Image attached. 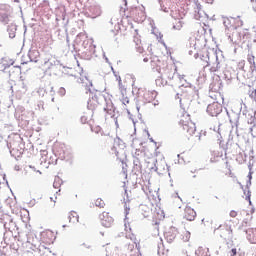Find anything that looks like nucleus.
I'll list each match as a JSON object with an SVG mask.
<instances>
[{"instance_id":"nucleus-1","label":"nucleus","mask_w":256,"mask_h":256,"mask_svg":"<svg viewBox=\"0 0 256 256\" xmlns=\"http://www.w3.org/2000/svg\"><path fill=\"white\" fill-rule=\"evenodd\" d=\"M191 101V91H182V93L180 94V105L182 109L176 112V119L178 121V125L182 127L186 137H192V135H195V132L197 131L195 123L191 121V115H189V113L185 111V108L191 104Z\"/></svg>"},{"instance_id":"nucleus-2","label":"nucleus","mask_w":256,"mask_h":256,"mask_svg":"<svg viewBox=\"0 0 256 256\" xmlns=\"http://www.w3.org/2000/svg\"><path fill=\"white\" fill-rule=\"evenodd\" d=\"M214 234L222 239H227V237L233 236V228L231 225L224 223L214 230Z\"/></svg>"},{"instance_id":"nucleus-3","label":"nucleus","mask_w":256,"mask_h":256,"mask_svg":"<svg viewBox=\"0 0 256 256\" xmlns=\"http://www.w3.org/2000/svg\"><path fill=\"white\" fill-rule=\"evenodd\" d=\"M55 239H57V236L55 235V232L51 230H44L41 233V241L45 245H52V243L55 242Z\"/></svg>"},{"instance_id":"nucleus-4","label":"nucleus","mask_w":256,"mask_h":256,"mask_svg":"<svg viewBox=\"0 0 256 256\" xmlns=\"http://www.w3.org/2000/svg\"><path fill=\"white\" fill-rule=\"evenodd\" d=\"M223 111V106L219 102H213L209 104L207 107V113L211 115V117H217Z\"/></svg>"},{"instance_id":"nucleus-5","label":"nucleus","mask_w":256,"mask_h":256,"mask_svg":"<svg viewBox=\"0 0 256 256\" xmlns=\"http://www.w3.org/2000/svg\"><path fill=\"white\" fill-rule=\"evenodd\" d=\"M0 22L3 25L9 24V6L7 4H0Z\"/></svg>"},{"instance_id":"nucleus-6","label":"nucleus","mask_w":256,"mask_h":256,"mask_svg":"<svg viewBox=\"0 0 256 256\" xmlns=\"http://www.w3.org/2000/svg\"><path fill=\"white\" fill-rule=\"evenodd\" d=\"M99 219L103 227H111V225H113V217L109 215V212H102L99 215Z\"/></svg>"},{"instance_id":"nucleus-7","label":"nucleus","mask_w":256,"mask_h":256,"mask_svg":"<svg viewBox=\"0 0 256 256\" xmlns=\"http://www.w3.org/2000/svg\"><path fill=\"white\" fill-rule=\"evenodd\" d=\"M195 217H197V212L191 207H186L184 209V219L186 221H195Z\"/></svg>"},{"instance_id":"nucleus-8","label":"nucleus","mask_w":256,"mask_h":256,"mask_svg":"<svg viewBox=\"0 0 256 256\" xmlns=\"http://www.w3.org/2000/svg\"><path fill=\"white\" fill-rule=\"evenodd\" d=\"M68 221L72 225H75V223H80V225H86L85 221H79V214L76 211H71L68 214Z\"/></svg>"},{"instance_id":"nucleus-9","label":"nucleus","mask_w":256,"mask_h":256,"mask_svg":"<svg viewBox=\"0 0 256 256\" xmlns=\"http://www.w3.org/2000/svg\"><path fill=\"white\" fill-rule=\"evenodd\" d=\"M157 98V91L152 90V91H146L144 93V99L146 101V103H152V101H155V99Z\"/></svg>"},{"instance_id":"nucleus-10","label":"nucleus","mask_w":256,"mask_h":256,"mask_svg":"<svg viewBox=\"0 0 256 256\" xmlns=\"http://www.w3.org/2000/svg\"><path fill=\"white\" fill-rule=\"evenodd\" d=\"M91 13H93V17H99L101 15V7L92 6L90 7Z\"/></svg>"},{"instance_id":"nucleus-11","label":"nucleus","mask_w":256,"mask_h":256,"mask_svg":"<svg viewBox=\"0 0 256 256\" xmlns=\"http://www.w3.org/2000/svg\"><path fill=\"white\" fill-rule=\"evenodd\" d=\"M94 205L96 207H99V209H104L105 208V201H103V199H101V198H97L94 202Z\"/></svg>"},{"instance_id":"nucleus-12","label":"nucleus","mask_w":256,"mask_h":256,"mask_svg":"<svg viewBox=\"0 0 256 256\" xmlns=\"http://www.w3.org/2000/svg\"><path fill=\"white\" fill-rule=\"evenodd\" d=\"M165 239H166V241H168V243H173V241H175V234H173L171 232H166Z\"/></svg>"},{"instance_id":"nucleus-13","label":"nucleus","mask_w":256,"mask_h":256,"mask_svg":"<svg viewBox=\"0 0 256 256\" xmlns=\"http://www.w3.org/2000/svg\"><path fill=\"white\" fill-rule=\"evenodd\" d=\"M120 91H121V93H122V99H121V101H122L123 105H129V97L125 96L126 90H125V89H122V90H120Z\"/></svg>"},{"instance_id":"nucleus-14","label":"nucleus","mask_w":256,"mask_h":256,"mask_svg":"<svg viewBox=\"0 0 256 256\" xmlns=\"http://www.w3.org/2000/svg\"><path fill=\"white\" fill-rule=\"evenodd\" d=\"M62 183H63V180H61L60 177H56V178L54 179L53 187H54L55 189H59V188L61 187V184H62Z\"/></svg>"},{"instance_id":"nucleus-15","label":"nucleus","mask_w":256,"mask_h":256,"mask_svg":"<svg viewBox=\"0 0 256 256\" xmlns=\"http://www.w3.org/2000/svg\"><path fill=\"white\" fill-rule=\"evenodd\" d=\"M173 29L176 31H181V29H183V22L181 20H177L173 26Z\"/></svg>"},{"instance_id":"nucleus-16","label":"nucleus","mask_w":256,"mask_h":256,"mask_svg":"<svg viewBox=\"0 0 256 256\" xmlns=\"http://www.w3.org/2000/svg\"><path fill=\"white\" fill-rule=\"evenodd\" d=\"M249 241L250 243L256 245V229H254L252 233L249 234Z\"/></svg>"},{"instance_id":"nucleus-17","label":"nucleus","mask_w":256,"mask_h":256,"mask_svg":"<svg viewBox=\"0 0 256 256\" xmlns=\"http://www.w3.org/2000/svg\"><path fill=\"white\" fill-rule=\"evenodd\" d=\"M141 155H143V151H141L140 149H136L133 157H135V159H141Z\"/></svg>"},{"instance_id":"nucleus-18","label":"nucleus","mask_w":256,"mask_h":256,"mask_svg":"<svg viewBox=\"0 0 256 256\" xmlns=\"http://www.w3.org/2000/svg\"><path fill=\"white\" fill-rule=\"evenodd\" d=\"M248 62L250 63V65H255V56H253V54H248Z\"/></svg>"},{"instance_id":"nucleus-19","label":"nucleus","mask_w":256,"mask_h":256,"mask_svg":"<svg viewBox=\"0 0 256 256\" xmlns=\"http://www.w3.org/2000/svg\"><path fill=\"white\" fill-rule=\"evenodd\" d=\"M124 227H125V231H126V233H131V224H129V223H125L124 224Z\"/></svg>"},{"instance_id":"nucleus-20","label":"nucleus","mask_w":256,"mask_h":256,"mask_svg":"<svg viewBox=\"0 0 256 256\" xmlns=\"http://www.w3.org/2000/svg\"><path fill=\"white\" fill-rule=\"evenodd\" d=\"M237 215H238L237 211H235V210L230 211V217H232L233 219H235V217H237Z\"/></svg>"},{"instance_id":"nucleus-21","label":"nucleus","mask_w":256,"mask_h":256,"mask_svg":"<svg viewBox=\"0 0 256 256\" xmlns=\"http://www.w3.org/2000/svg\"><path fill=\"white\" fill-rule=\"evenodd\" d=\"M117 80H118V85H119V87H120V91H121L122 89H125V88L123 87V83L121 82V77H118Z\"/></svg>"},{"instance_id":"nucleus-22","label":"nucleus","mask_w":256,"mask_h":256,"mask_svg":"<svg viewBox=\"0 0 256 256\" xmlns=\"http://www.w3.org/2000/svg\"><path fill=\"white\" fill-rule=\"evenodd\" d=\"M231 256H235V255H237V249L236 248H233L232 250H231Z\"/></svg>"},{"instance_id":"nucleus-23","label":"nucleus","mask_w":256,"mask_h":256,"mask_svg":"<svg viewBox=\"0 0 256 256\" xmlns=\"http://www.w3.org/2000/svg\"><path fill=\"white\" fill-rule=\"evenodd\" d=\"M250 97L252 99H255V97H256V90L252 91V93L250 94Z\"/></svg>"},{"instance_id":"nucleus-24","label":"nucleus","mask_w":256,"mask_h":256,"mask_svg":"<svg viewBox=\"0 0 256 256\" xmlns=\"http://www.w3.org/2000/svg\"><path fill=\"white\" fill-rule=\"evenodd\" d=\"M51 201H53V203H55V201L57 200V196L54 197H50Z\"/></svg>"},{"instance_id":"nucleus-25","label":"nucleus","mask_w":256,"mask_h":256,"mask_svg":"<svg viewBox=\"0 0 256 256\" xmlns=\"http://www.w3.org/2000/svg\"><path fill=\"white\" fill-rule=\"evenodd\" d=\"M149 61V58H144V63H147Z\"/></svg>"},{"instance_id":"nucleus-26","label":"nucleus","mask_w":256,"mask_h":256,"mask_svg":"<svg viewBox=\"0 0 256 256\" xmlns=\"http://www.w3.org/2000/svg\"><path fill=\"white\" fill-rule=\"evenodd\" d=\"M211 71H217V69H215V68H211Z\"/></svg>"},{"instance_id":"nucleus-27","label":"nucleus","mask_w":256,"mask_h":256,"mask_svg":"<svg viewBox=\"0 0 256 256\" xmlns=\"http://www.w3.org/2000/svg\"><path fill=\"white\" fill-rule=\"evenodd\" d=\"M248 201H249V203L251 204V198H250V197H248Z\"/></svg>"},{"instance_id":"nucleus-28","label":"nucleus","mask_w":256,"mask_h":256,"mask_svg":"<svg viewBox=\"0 0 256 256\" xmlns=\"http://www.w3.org/2000/svg\"><path fill=\"white\" fill-rule=\"evenodd\" d=\"M17 67V69H21V66H16Z\"/></svg>"}]
</instances>
